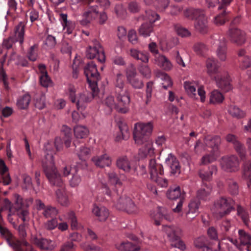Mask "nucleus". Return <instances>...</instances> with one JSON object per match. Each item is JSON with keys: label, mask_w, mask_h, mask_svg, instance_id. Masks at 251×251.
<instances>
[{"label": "nucleus", "mask_w": 251, "mask_h": 251, "mask_svg": "<svg viewBox=\"0 0 251 251\" xmlns=\"http://www.w3.org/2000/svg\"><path fill=\"white\" fill-rule=\"evenodd\" d=\"M215 44L217 46L216 50V56L220 61H225L227 58V45L225 38L220 37L216 40Z\"/></svg>", "instance_id": "2eb2a0df"}, {"label": "nucleus", "mask_w": 251, "mask_h": 251, "mask_svg": "<svg viewBox=\"0 0 251 251\" xmlns=\"http://www.w3.org/2000/svg\"><path fill=\"white\" fill-rule=\"evenodd\" d=\"M234 201L229 197H221L217 199L211 209L214 216L217 219L229 214L234 209Z\"/></svg>", "instance_id": "f257e3e1"}, {"label": "nucleus", "mask_w": 251, "mask_h": 251, "mask_svg": "<svg viewBox=\"0 0 251 251\" xmlns=\"http://www.w3.org/2000/svg\"><path fill=\"white\" fill-rule=\"evenodd\" d=\"M42 165L45 174L57 169L53 154L47 153L42 160Z\"/></svg>", "instance_id": "4be33fe9"}, {"label": "nucleus", "mask_w": 251, "mask_h": 251, "mask_svg": "<svg viewBox=\"0 0 251 251\" xmlns=\"http://www.w3.org/2000/svg\"><path fill=\"white\" fill-rule=\"evenodd\" d=\"M221 13L219 14L214 19V22L217 25H221L226 22V13L225 10H221Z\"/></svg>", "instance_id": "0e129e2a"}, {"label": "nucleus", "mask_w": 251, "mask_h": 251, "mask_svg": "<svg viewBox=\"0 0 251 251\" xmlns=\"http://www.w3.org/2000/svg\"><path fill=\"white\" fill-rule=\"evenodd\" d=\"M149 169L151 178H155L158 175L163 176L164 170L160 164L156 163L155 159H151L149 163Z\"/></svg>", "instance_id": "b1692460"}, {"label": "nucleus", "mask_w": 251, "mask_h": 251, "mask_svg": "<svg viewBox=\"0 0 251 251\" xmlns=\"http://www.w3.org/2000/svg\"><path fill=\"white\" fill-rule=\"evenodd\" d=\"M30 101V96L26 94L19 97L17 101V106L19 109H24L28 107Z\"/></svg>", "instance_id": "c03bdc74"}, {"label": "nucleus", "mask_w": 251, "mask_h": 251, "mask_svg": "<svg viewBox=\"0 0 251 251\" xmlns=\"http://www.w3.org/2000/svg\"><path fill=\"white\" fill-rule=\"evenodd\" d=\"M117 103H116L114 97L112 96H107L103 100V104L108 108L109 112H111L113 109H115L116 110L121 113H126L129 111V104H125L124 103L120 102V101L117 99Z\"/></svg>", "instance_id": "6e6552de"}, {"label": "nucleus", "mask_w": 251, "mask_h": 251, "mask_svg": "<svg viewBox=\"0 0 251 251\" xmlns=\"http://www.w3.org/2000/svg\"><path fill=\"white\" fill-rule=\"evenodd\" d=\"M228 190L232 195H236L238 193V185L236 181L232 179L228 180Z\"/></svg>", "instance_id": "680f3d73"}, {"label": "nucleus", "mask_w": 251, "mask_h": 251, "mask_svg": "<svg viewBox=\"0 0 251 251\" xmlns=\"http://www.w3.org/2000/svg\"><path fill=\"white\" fill-rule=\"evenodd\" d=\"M117 125L121 135H117L115 140L119 142L122 140H127L128 139L130 136V132L126 123L122 121H119L117 123Z\"/></svg>", "instance_id": "bb28decb"}, {"label": "nucleus", "mask_w": 251, "mask_h": 251, "mask_svg": "<svg viewBox=\"0 0 251 251\" xmlns=\"http://www.w3.org/2000/svg\"><path fill=\"white\" fill-rule=\"evenodd\" d=\"M140 73L144 76L149 78L151 76V70L149 66L147 64L141 65L139 67Z\"/></svg>", "instance_id": "e2e57ef3"}, {"label": "nucleus", "mask_w": 251, "mask_h": 251, "mask_svg": "<svg viewBox=\"0 0 251 251\" xmlns=\"http://www.w3.org/2000/svg\"><path fill=\"white\" fill-rule=\"evenodd\" d=\"M130 55L134 59L141 61L142 62L147 63L149 62V55L148 53L139 51L135 49L130 50Z\"/></svg>", "instance_id": "c9c22d12"}, {"label": "nucleus", "mask_w": 251, "mask_h": 251, "mask_svg": "<svg viewBox=\"0 0 251 251\" xmlns=\"http://www.w3.org/2000/svg\"><path fill=\"white\" fill-rule=\"evenodd\" d=\"M166 196L169 199L175 200L184 198V193L181 192L179 186H176L170 187L166 192Z\"/></svg>", "instance_id": "473e14b6"}, {"label": "nucleus", "mask_w": 251, "mask_h": 251, "mask_svg": "<svg viewBox=\"0 0 251 251\" xmlns=\"http://www.w3.org/2000/svg\"><path fill=\"white\" fill-rule=\"evenodd\" d=\"M166 163L171 169V174L174 176H177L180 173V166L178 160L172 154H168L165 160Z\"/></svg>", "instance_id": "6ab92c4d"}, {"label": "nucleus", "mask_w": 251, "mask_h": 251, "mask_svg": "<svg viewBox=\"0 0 251 251\" xmlns=\"http://www.w3.org/2000/svg\"><path fill=\"white\" fill-rule=\"evenodd\" d=\"M212 191V188L207 185L203 186V187L198 191L197 197L199 199L204 201L209 200Z\"/></svg>", "instance_id": "a18cd8bd"}, {"label": "nucleus", "mask_w": 251, "mask_h": 251, "mask_svg": "<svg viewBox=\"0 0 251 251\" xmlns=\"http://www.w3.org/2000/svg\"><path fill=\"white\" fill-rule=\"evenodd\" d=\"M206 238L204 236H201L194 241V245L198 248H203V251H216V249L210 248L206 246Z\"/></svg>", "instance_id": "a19ab883"}, {"label": "nucleus", "mask_w": 251, "mask_h": 251, "mask_svg": "<svg viewBox=\"0 0 251 251\" xmlns=\"http://www.w3.org/2000/svg\"><path fill=\"white\" fill-rule=\"evenodd\" d=\"M58 226V221L55 217L51 218V219L48 220L44 224L45 228L48 230L55 229Z\"/></svg>", "instance_id": "052dcab7"}, {"label": "nucleus", "mask_w": 251, "mask_h": 251, "mask_svg": "<svg viewBox=\"0 0 251 251\" xmlns=\"http://www.w3.org/2000/svg\"><path fill=\"white\" fill-rule=\"evenodd\" d=\"M220 156V152H214L210 151V153L206 154L201 158V163L203 165H206L216 161Z\"/></svg>", "instance_id": "37998d69"}, {"label": "nucleus", "mask_w": 251, "mask_h": 251, "mask_svg": "<svg viewBox=\"0 0 251 251\" xmlns=\"http://www.w3.org/2000/svg\"><path fill=\"white\" fill-rule=\"evenodd\" d=\"M195 27L196 30L201 34H205L208 32L207 21L204 14L197 19L195 24Z\"/></svg>", "instance_id": "c85d7f7f"}, {"label": "nucleus", "mask_w": 251, "mask_h": 251, "mask_svg": "<svg viewBox=\"0 0 251 251\" xmlns=\"http://www.w3.org/2000/svg\"><path fill=\"white\" fill-rule=\"evenodd\" d=\"M197 84L195 81H185L184 83V87L188 94L192 98L197 100L198 98L196 94V86Z\"/></svg>", "instance_id": "f704fd0d"}, {"label": "nucleus", "mask_w": 251, "mask_h": 251, "mask_svg": "<svg viewBox=\"0 0 251 251\" xmlns=\"http://www.w3.org/2000/svg\"><path fill=\"white\" fill-rule=\"evenodd\" d=\"M227 38L229 40L237 46L244 45L246 41V33L238 28H230L227 32Z\"/></svg>", "instance_id": "9d476101"}, {"label": "nucleus", "mask_w": 251, "mask_h": 251, "mask_svg": "<svg viewBox=\"0 0 251 251\" xmlns=\"http://www.w3.org/2000/svg\"><path fill=\"white\" fill-rule=\"evenodd\" d=\"M153 83L152 81L148 82L147 83L146 89V100L145 105H148L151 101Z\"/></svg>", "instance_id": "603ef678"}, {"label": "nucleus", "mask_w": 251, "mask_h": 251, "mask_svg": "<svg viewBox=\"0 0 251 251\" xmlns=\"http://www.w3.org/2000/svg\"><path fill=\"white\" fill-rule=\"evenodd\" d=\"M221 168L227 172H235L239 169V160L234 155L222 157L220 162Z\"/></svg>", "instance_id": "0eeeda50"}, {"label": "nucleus", "mask_w": 251, "mask_h": 251, "mask_svg": "<svg viewBox=\"0 0 251 251\" xmlns=\"http://www.w3.org/2000/svg\"><path fill=\"white\" fill-rule=\"evenodd\" d=\"M92 212L100 222L105 221L109 215V210L105 207L96 204L93 205Z\"/></svg>", "instance_id": "412c9836"}, {"label": "nucleus", "mask_w": 251, "mask_h": 251, "mask_svg": "<svg viewBox=\"0 0 251 251\" xmlns=\"http://www.w3.org/2000/svg\"><path fill=\"white\" fill-rule=\"evenodd\" d=\"M154 63L163 70L169 71L173 68V64L170 60L163 54L154 56Z\"/></svg>", "instance_id": "5701e85b"}, {"label": "nucleus", "mask_w": 251, "mask_h": 251, "mask_svg": "<svg viewBox=\"0 0 251 251\" xmlns=\"http://www.w3.org/2000/svg\"><path fill=\"white\" fill-rule=\"evenodd\" d=\"M117 167L126 173H131L133 168L131 160L126 156L118 157L116 162Z\"/></svg>", "instance_id": "aec40b11"}, {"label": "nucleus", "mask_w": 251, "mask_h": 251, "mask_svg": "<svg viewBox=\"0 0 251 251\" xmlns=\"http://www.w3.org/2000/svg\"><path fill=\"white\" fill-rule=\"evenodd\" d=\"M25 25L21 22L16 26L15 29V38L9 37L3 41L2 46L7 49L11 48L14 42L19 41L22 44L24 40Z\"/></svg>", "instance_id": "1a4fd4ad"}, {"label": "nucleus", "mask_w": 251, "mask_h": 251, "mask_svg": "<svg viewBox=\"0 0 251 251\" xmlns=\"http://www.w3.org/2000/svg\"><path fill=\"white\" fill-rule=\"evenodd\" d=\"M228 112L233 117L241 119L246 116V112L235 105H231L228 109Z\"/></svg>", "instance_id": "49530a36"}, {"label": "nucleus", "mask_w": 251, "mask_h": 251, "mask_svg": "<svg viewBox=\"0 0 251 251\" xmlns=\"http://www.w3.org/2000/svg\"><path fill=\"white\" fill-rule=\"evenodd\" d=\"M200 204V201L197 200L193 201L190 202L189 204V211L186 213L187 219H193L196 217V215H195L192 218L189 217L188 216L191 213L195 214L198 213Z\"/></svg>", "instance_id": "09e8293b"}, {"label": "nucleus", "mask_w": 251, "mask_h": 251, "mask_svg": "<svg viewBox=\"0 0 251 251\" xmlns=\"http://www.w3.org/2000/svg\"><path fill=\"white\" fill-rule=\"evenodd\" d=\"M139 19H142L146 21V22L153 25L156 21L159 19V16L153 11L148 10L146 12L145 16H140L139 17Z\"/></svg>", "instance_id": "ea45409f"}, {"label": "nucleus", "mask_w": 251, "mask_h": 251, "mask_svg": "<svg viewBox=\"0 0 251 251\" xmlns=\"http://www.w3.org/2000/svg\"><path fill=\"white\" fill-rule=\"evenodd\" d=\"M141 145H143V146L139 151V155L141 158H144L148 156L151 157L155 155V149L153 147L151 140H147Z\"/></svg>", "instance_id": "f3484780"}, {"label": "nucleus", "mask_w": 251, "mask_h": 251, "mask_svg": "<svg viewBox=\"0 0 251 251\" xmlns=\"http://www.w3.org/2000/svg\"><path fill=\"white\" fill-rule=\"evenodd\" d=\"M140 5L136 1H131L128 3L127 5V9L128 11L132 14H136L139 13L141 10Z\"/></svg>", "instance_id": "4d7b16f0"}, {"label": "nucleus", "mask_w": 251, "mask_h": 251, "mask_svg": "<svg viewBox=\"0 0 251 251\" xmlns=\"http://www.w3.org/2000/svg\"><path fill=\"white\" fill-rule=\"evenodd\" d=\"M154 25L144 22L142 24L138 29L139 34L145 37L150 36L151 34L153 31Z\"/></svg>", "instance_id": "72a5a7b5"}, {"label": "nucleus", "mask_w": 251, "mask_h": 251, "mask_svg": "<svg viewBox=\"0 0 251 251\" xmlns=\"http://www.w3.org/2000/svg\"><path fill=\"white\" fill-rule=\"evenodd\" d=\"M224 97L218 90H214L210 95L209 102L211 104H217L223 102Z\"/></svg>", "instance_id": "e433bc0d"}, {"label": "nucleus", "mask_w": 251, "mask_h": 251, "mask_svg": "<svg viewBox=\"0 0 251 251\" xmlns=\"http://www.w3.org/2000/svg\"><path fill=\"white\" fill-rule=\"evenodd\" d=\"M92 161L95 165L100 168L109 166L111 164V159L107 154L92 157Z\"/></svg>", "instance_id": "cd10ccee"}, {"label": "nucleus", "mask_w": 251, "mask_h": 251, "mask_svg": "<svg viewBox=\"0 0 251 251\" xmlns=\"http://www.w3.org/2000/svg\"><path fill=\"white\" fill-rule=\"evenodd\" d=\"M243 175L249 180V186L251 187V163L250 162L245 164L243 169Z\"/></svg>", "instance_id": "6e6d98bb"}, {"label": "nucleus", "mask_w": 251, "mask_h": 251, "mask_svg": "<svg viewBox=\"0 0 251 251\" xmlns=\"http://www.w3.org/2000/svg\"><path fill=\"white\" fill-rule=\"evenodd\" d=\"M33 243L40 249L44 250H52L55 247L52 241L45 238H34Z\"/></svg>", "instance_id": "393cba45"}, {"label": "nucleus", "mask_w": 251, "mask_h": 251, "mask_svg": "<svg viewBox=\"0 0 251 251\" xmlns=\"http://www.w3.org/2000/svg\"><path fill=\"white\" fill-rule=\"evenodd\" d=\"M117 248L123 251H138L140 249L138 245L133 244L128 241L121 243Z\"/></svg>", "instance_id": "79ce46f5"}, {"label": "nucleus", "mask_w": 251, "mask_h": 251, "mask_svg": "<svg viewBox=\"0 0 251 251\" xmlns=\"http://www.w3.org/2000/svg\"><path fill=\"white\" fill-rule=\"evenodd\" d=\"M156 76L157 78L161 79L163 81H167V84L165 82H162V83L163 87L165 89H167L168 87L172 86L173 82L170 76L166 73L161 71H158L156 73Z\"/></svg>", "instance_id": "de8ad7c7"}, {"label": "nucleus", "mask_w": 251, "mask_h": 251, "mask_svg": "<svg viewBox=\"0 0 251 251\" xmlns=\"http://www.w3.org/2000/svg\"><path fill=\"white\" fill-rule=\"evenodd\" d=\"M124 76L117 74L115 84V96L120 102L127 104L130 103V97L128 90L124 87Z\"/></svg>", "instance_id": "20e7f679"}, {"label": "nucleus", "mask_w": 251, "mask_h": 251, "mask_svg": "<svg viewBox=\"0 0 251 251\" xmlns=\"http://www.w3.org/2000/svg\"><path fill=\"white\" fill-rule=\"evenodd\" d=\"M39 80L40 84L43 87L47 88L52 86V80L49 76L48 74L44 75H40Z\"/></svg>", "instance_id": "13d9d810"}, {"label": "nucleus", "mask_w": 251, "mask_h": 251, "mask_svg": "<svg viewBox=\"0 0 251 251\" xmlns=\"http://www.w3.org/2000/svg\"><path fill=\"white\" fill-rule=\"evenodd\" d=\"M77 154L79 159L82 160H85L89 158L90 155L91 150L89 148L85 146H82L76 150Z\"/></svg>", "instance_id": "8fccbe9b"}, {"label": "nucleus", "mask_w": 251, "mask_h": 251, "mask_svg": "<svg viewBox=\"0 0 251 251\" xmlns=\"http://www.w3.org/2000/svg\"><path fill=\"white\" fill-rule=\"evenodd\" d=\"M99 15V7L97 5L89 6L82 16L88 22L95 20Z\"/></svg>", "instance_id": "2f4dec72"}, {"label": "nucleus", "mask_w": 251, "mask_h": 251, "mask_svg": "<svg viewBox=\"0 0 251 251\" xmlns=\"http://www.w3.org/2000/svg\"><path fill=\"white\" fill-rule=\"evenodd\" d=\"M153 128L152 122L148 123H137L134 125L133 137L135 143L141 145L147 140H149Z\"/></svg>", "instance_id": "f03ea898"}, {"label": "nucleus", "mask_w": 251, "mask_h": 251, "mask_svg": "<svg viewBox=\"0 0 251 251\" xmlns=\"http://www.w3.org/2000/svg\"><path fill=\"white\" fill-rule=\"evenodd\" d=\"M56 196L58 202L63 206H67L69 201L66 195L64 187L59 188L56 191Z\"/></svg>", "instance_id": "4c0bfd02"}, {"label": "nucleus", "mask_w": 251, "mask_h": 251, "mask_svg": "<svg viewBox=\"0 0 251 251\" xmlns=\"http://www.w3.org/2000/svg\"><path fill=\"white\" fill-rule=\"evenodd\" d=\"M214 80L216 81L217 86L225 92H228L232 88L228 74L226 71L215 76Z\"/></svg>", "instance_id": "ddd939ff"}, {"label": "nucleus", "mask_w": 251, "mask_h": 251, "mask_svg": "<svg viewBox=\"0 0 251 251\" xmlns=\"http://www.w3.org/2000/svg\"><path fill=\"white\" fill-rule=\"evenodd\" d=\"M127 81L135 89H141L144 86L143 81L139 79L137 76L128 79Z\"/></svg>", "instance_id": "bf43d9fd"}, {"label": "nucleus", "mask_w": 251, "mask_h": 251, "mask_svg": "<svg viewBox=\"0 0 251 251\" xmlns=\"http://www.w3.org/2000/svg\"><path fill=\"white\" fill-rule=\"evenodd\" d=\"M194 51L198 55H203L207 51L206 46L201 42H197L194 45Z\"/></svg>", "instance_id": "3c124183"}, {"label": "nucleus", "mask_w": 251, "mask_h": 251, "mask_svg": "<svg viewBox=\"0 0 251 251\" xmlns=\"http://www.w3.org/2000/svg\"><path fill=\"white\" fill-rule=\"evenodd\" d=\"M203 14V11L201 9L193 7L187 8L183 11V15L184 17L191 20L195 19H198L199 17L202 16Z\"/></svg>", "instance_id": "7c9ffc66"}, {"label": "nucleus", "mask_w": 251, "mask_h": 251, "mask_svg": "<svg viewBox=\"0 0 251 251\" xmlns=\"http://www.w3.org/2000/svg\"><path fill=\"white\" fill-rule=\"evenodd\" d=\"M207 234L210 239L216 241L217 243V248L220 249V243L218 240V233L216 228L213 226L210 227L207 230Z\"/></svg>", "instance_id": "864d4df0"}, {"label": "nucleus", "mask_w": 251, "mask_h": 251, "mask_svg": "<svg viewBox=\"0 0 251 251\" xmlns=\"http://www.w3.org/2000/svg\"><path fill=\"white\" fill-rule=\"evenodd\" d=\"M74 131L75 137L80 139L87 137L89 133V130L86 126L80 125L75 126Z\"/></svg>", "instance_id": "58836bf2"}, {"label": "nucleus", "mask_w": 251, "mask_h": 251, "mask_svg": "<svg viewBox=\"0 0 251 251\" xmlns=\"http://www.w3.org/2000/svg\"><path fill=\"white\" fill-rule=\"evenodd\" d=\"M76 89L75 86L69 84L68 88V95L70 100L75 103L78 110L82 111L86 107V104L90 101L88 94H80L78 97L75 96Z\"/></svg>", "instance_id": "39448f33"}, {"label": "nucleus", "mask_w": 251, "mask_h": 251, "mask_svg": "<svg viewBox=\"0 0 251 251\" xmlns=\"http://www.w3.org/2000/svg\"><path fill=\"white\" fill-rule=\"evenodd\" d=\"M237 214L241 217L244 223L247 225L249 221V214L247 210L240 205H238L237 208Z\"/></svg>", "instance_id": "5fc2aeb1"}, {"label": "nucleus", "mask_w": 251, "mask_h": 251, "mask_svg": "<svg viewBox=\"0 0 251 251\" xmlns=\"http://www.w3.org/2000/svg\"><path fill=\"white\" fill-rule=\"evenodd\" d=\"M206 67L207 74L213 79L215 78V76L225 72L219 69L217 61L213 58H208L206 60Z\"/></svg>", "instance_id": "dca6fc26"}, {"label": "nucleus", "mask_w": 251, "mask_h": 251, "mask_svg": "<svg viewBox=\"0 0 251 251\" xmlns=\"http://www.w3.org/2000/svg\"><path fill=\"white\" fill-rule=\"evenodd\" d=\"M162 230L171 241L179 240L182 235V229L180 227L174 225L163 226Z\"/></svg>", "instance_id": "f8f14e48"}, {"label": "nucleus", "mask_w": 251, "mask_h": 251, "mask_svg": "<svg viewBox=\"0 0 251 251\" xmlns=\"http://www.w3.org/2000/svg\"><path fill=\"white\" fill-rule=\"evenodd\" d=\"M36 204L37 210H42V214L46 219L55 217L58 214V211L55 207L45 205L40 200L36 201Z\"/></svg>", "instance_id": "9b49d317"}, {"label": "nucleus", "mask_w": 251, "mask_h": 251, "mask_svg": "<svg viewBox=\"0 0 251 251\" xmlns=\"http://www.w3.org/2000/svg\"><path fill=\"white\" fill-rule=\"evenodd\" d=\"M238 233L240 245L246 246V251H251V236L242 229L239 230Z\"/></svg>", "instance_id": "c756f323"}, {"label": "nucleus", "mask_w": 251, "mask_h": 251, "mask_svg": "<svg viewBox=\"0 0 251 251\" xmlns=\"http://www.w3.org/2000/svg\"><path fill=\"white\" fill-rule=\"evenodd\" d=\"M51 185L59 187H64V183L57 169L45 174Z\"/></svg>", "instance_id": "a211bd4d"}, {"label": "nucleus", "mask_w": 251, "mask_h": 251, "mask_svg": "<svg viewBox=\"0 0 251 251\" xmlns=\"http://www.w3.org/2000/svg\"><path fill=\"white\" fill-rule=\"evenodd\" d=\"M93 45L89 46L86 50V56L89 59H93L97 57L98 60L101 63L105 61V55L104 50L100 43L93 40Z\"/></svg>", "instance_id": "423d86ee"}, {"label": "nucleus", "mask_w": 251, "mask_h": 251, "mask_svg": "<svg viewBox=\"0 0 251 251\" xmlns=\"http://www.w3.org/2000/svg\"><path fill=\"white\" fill-rule=\"evenodd\" d=\"M217 171V167L212 165L208 167L207 170H200L199 172V176L202 181H210L212 179L213 175L216 174Z\"/></svg>", "instance_id": "a878e982"}, {"label": "nucleus", "mask_w": 251, "mask_h": 251, "mask_svg": "<svg viewBox=\"0 0 251 251\" xmlns=\"http://www.w3.org/2000/svg\"><path fill=\"white\" fill-rule=\"evenodd\" d=\"M84 74L93 91V96L98 92L97 83L100 79V74L98 72L96 65L91 61L84 68Z\"/></svg>", "instance_id": "7ed1b4c3"}, {"label": "nucleus", "mask_w": 251, "mask_h": 251, "mask_svg": "<svg viewBox=\"0 0 251 251\" xmlns=\"http://www.w3.org/2000/svg\"><path fill=\"white\" fill-rule=\"evenodd\" d=\"M204 145L207 148L211 149L210 151L214 152H220L219 148L221 144V138L218 135H207L203 139Z\"/></svg>", "instance_id": "4468645a"}, {"label": "nucleus", "mask_w": 251, "mask_h": 251, "mask_svg": "<svg viewBox=\"0 0 251 251\" xmlns=\"http://www.w3.org/2000/svg\"><path fill=\"white\" fill-rule=\"evenodd\" d=\"M251 66V58L248 56H245L240 60V67L245 69Z\"/></svg>", "instance_id": "774afa93"}, {"label": "nucleus", "mask_w": 251, "mask_h": 251, "mask_svg": "<svg viewBox=\"0 0 251 251\" xmlns=\"http://www.w3.org/2000/svg\"><path fill=\"white\" fill-rule=\"evenodd\" d=\"M81 181L80 176L76 172L73 174L72 178L69 180V183L71 187H75L79 185Z\"/></svg>", "instance_id": "69168bd1"}, {"label": "nucleus", "mask_w": 251, "mask_h": 251, "mask_svg": "<svg viewBox=\"0 0 251 251\" xmlns=\"http://www.w3.org/2000/svg\"><path fill=\"white\" fill-rule=\"evenodd\" d=\"M68 219L71 222V226L73 230H75L78 227V222L75 213L71 211L68 213Z\"/></svg>", "instance_id": "338daca9"}]
</instances>
